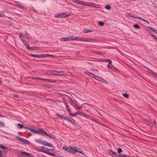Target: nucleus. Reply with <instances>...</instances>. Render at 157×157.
Listing matches in <instances>:
<instances>
[{
    "mask_svg": "<svg viewBox=\"0 0 157 157\" xmlns=\"http://www.w3.org/2000/svg\"><path fill=\"white\" fill-rule=\"evenodd\" d=\"M63 149L67 152L73 154H75L76 152H78L83 155H84V153L83 151H82L79 149H78L76 146L71 147L70 146L69 147L63 146Z\"/></svg>",
    "mask_w": 157,
    "mask_h": 157,
    "instance_id": "f257e3e1",
    "label": "nucleus"
},
{
    "mask_svg": "<svg viewBox=\"0 0 157 157\" xmlns=\"http://www.w3.org/2000/svg\"><path fill=\"white\" fill-rule=\"evenodd\" d=\"M29 130H30L32 132H34L35 133L41 134L42 135H45L46 136H48V134L45 131H44L42 129H40L37 130H36L31 128H29Z\"/></svg>",
    "mask_w": 157,
    "mask_h": 157,
    "instance_id": "f03ea898",
    "label": "nucleus"
},
{
    "mask_svg": "<svg viewBox=\"0 0 157 157\" xmlns=\"http://www.w3.org/2000/svg\"><path fill=\"white\" fill-rule=\"evenodd\" d=\"M35 141L37 143L42 144L48 147H52V144L51 143H49L47 141L42 140L41 139H35Z\"/></svg>",
    "mask_w": 157,
    "mask_h": 157,
    "instance_id": "7ed1b4c3",
    "label": "nucleus"
},
{
    "mask_svg": "<svg viewBox=\"0 0 157 157\" xmlns=\"http://www.w3.org/2000/svg\"><path fill=\"white\" fill-rule=\"evenodd\" d=\"M85 73L88 75L92 77L93 78H94L95 79L98 80L99 81V80L100 79V78H101L100 77L95 75L91 73L87 72H85Z\"/></svg>",
    "mask_w": 157,
    "mask_h": 157,
    "instance_id": "20e7f679",
    "label": "nucleus"
},
{
    "mask_svg": "<svg viewBox=\"0 0 157 157\" xmlns=\"http://www.w3.org/2000/svg\"><path fill=\"white\" fill-rule=\"evenodd\" d=\"M74 2L75 3L77 4H78L86 6H90V5L89 3H86L83 1L75 0L74 1Z\"/></svg>",
    "mask_w": 157,
    "mask_h": 157,
    "instance_id": "39448f33",
    "label": "nucleus"
},
{
    "mask_svg": "<svg viewBox=\"0 0 157 157\" xmlns=\"http://www.w3.org/2000/svg\"><path fill=\"white\" fill-rule=\"evenodd\" d=\"M16 138L19 141L21 142H23L27 144H30V142L29 141L22 138L20 137L17 136Z\"/></svg>",
    "mask_w": 157,
    "mask_h": 157,
    "instance_id": "423d86ee",
    "label": "nucleus"
},
{
    "mask_svg": "<svg viewBox=\"0 0 157 157\" xmlns=\"http://www.w3.org/2000/svg\"><path fill=\"white\" fill-rule=\"evenodd\" d=\"M79 115L82 116L86 118L89 119L90 120H93V118L91 116H90L86 114L83 112H81Z\"/></svg>",
    "mask_w": 157,
    "mask_h": 157,
    "instance_id": "0eeeda50",
    "label": "nucleus"
},
{
    "mask_svg": "<svg viewBox=\"0 0 157 157\" xmlns=\"http://www.w3.org/2000/svg\"><path fill=\"white\" fill-rule=\"evenodd\" d=\"M71 104L76 109H79L82 108V107H80L78 105L77 103L75 101Z\"/></svg>",
    "mask_w": 157,
    "mask_h": 157,
    "instance_id": "6e6552de",
    "label": "nucleus"
},
{
    "mask_svg": "<svg viewBox=\"0 0 157 157\" xmlns=\"http://www.w3.org/2000/svg\"><path fill=\"white\" fill-rule=\"evenodd\" d=\"M42 147V148L43 149V150L40 149L39 150V151L40 152H44V153H46L47 154L48 153V151H49V149L46 148V147Z\"/></svg>",
    "mask_w": 157,
    "mask_h": 157,
    "instance_id": "1a4fd4ad",
    "label": "nucleus"
},
{
    "mask_svg": "<svg viewBox=\"0 0 157 157\" xmlns=\"http://www.w3.org/2000/svg\"><path fill=\"white\" fill-rule=\"evenodd\" d=\"M78 40L79 41H89V42H93V40L91 39H86L85 38H79L78 37Z\"/></svg>",
    "mask_w": 157,
    "mask_h": 157,
    "instance_id": "9d476101",
    "label": "nucleus"
},
{
    "mask_svg": "<svg viewBox=\"0 0 157 157\" xmlns=\"http://www.w3.org/2000/svg\"><path fill=\"white\" fill-rule=\"evenodd\" d=\"M21 153L22 154L24 155L27 157H32V155L31 154L25 152L21 151Z\"/></svg>",
    "mask_w": 157,
    "mask_h": 157,
    "instance_id": "9b49d317",
    "label": "nucleus"
},
{
    "mask_svg": "<svg viewBox=\"0 0 157 157\" xmlns=\"http://www.w3.org/2000/svg\"><path fill=\"white\" fill-rule=\"evenodd\" d=\"M21 40L22 42V43L24 44L25 45L26 48L27 49L29 48V44L28 43L27 41H25L24 39H21Z\"/></svg>",
    "mask_w": 157,
    "mask_h": 157,
    "instance_id": "f8f14e48",
    "label": "nucleus"
},
{
    "mask_svg": "<svg viewBox=\"0 0 157 157\" xmlns=\"http://www.w3.org/2000/svg\"><path fill=\"white\" fill-rule=\"evenodd\" d=\"M108 153L110 155L112 156L113 157H116L117 156L116 153L114 152L113 151L111 150H109L108 151Z\"/></svg>",
    "mask_w": 157,
    "mask_h": 157,
    "instance_id": "ddd939ff",
    "label": "nucleus"
},
{
    "mask_svg": "<svg viewBox=\"0 0 157 157\" xmlns=\"http://www.w3.org/2000/svg\"><path fill=\"white\" fill-rule=\"evenodd\" d=\"M52 55H49L48 54H41V55H39V58H45V57H48V56H52Z\"/></svg>",
    "mask_w": 157,
    "mask_h": 157,
    "instance_id": "4468645a",
    "label": "nucleus"
},
{
    "mask_svg": "<svg viewBox=\"0 0 157 157\" xmlns=\"http://www.w3.org/2000/svg\"><path fill=\"white\" fill-rule=\"evenodd\" d=\"M61 15V18H63L65 17H67L69 16L70 15V14L69 13H63L62 14H60Z\"/></svg>",
    "mask_w": 157,
    "mask_h": 157,
    "instance_id": "2eb2a0df",
    "label": "nucleus"
},
{
    "mask_svg": "<svg viewBox=\"0 0 157 157\" xmlns=\"http://www.w3.org/2000/svg\"><path fill=\"white\" fill-rule=\"evenodd\" d=\"M60 40L62 41H66L69 40V39L68 37H62L60 39Z\"/></svg>",
    "mask_w": 157,
    "mask_h": 157,
    "instance_id": "dca6fc26",
    "label": "nucleus"
},
{
    "mask_svg": "<svg viewBox=\"0 0 157 157\" xmlns=\"http://www.w3.org/2000/svg\"><path fill=\"white\" fill-rule=\"evenodd\" d=\"M64 104H65V106H66V108L67 109V110L69 112V114L70 115H71H71L72 114V113L71 112V111H70V109H69L67 105V103L66 102H64Z\"/></svg>",
    "mask_w": 157,
    "mask_h": 157,
    "instance_id": "f3484780",
    "label": "nucleus"
},
{
    "mask_svg": "<svg viewBox=\"0 0 157 157\" xmlns=\"http://www.w3.org/2000/svg\"><path fill=\"white\" fill-rule=\"evenodd\" d=\"M24 35L26 36V38L27 39H30V36L28 34V33L26 32H25V33H24Z\"/></svg>",
    "mask_w": 157,
    "mask_h": 157,
    "instance_id": "a211bd4d",
    "label": "nucleus"
},
{
    "mask_svg": "<svg viewBox=\"0 0 157 157\" xmlns=\"http://www.w3.org/2000/svg\"><path fill=\"white\" fill-rule=\"evenodd\" d=\"M149 73L152 75L157 77V74L151 71H150Z\"/></svg>",
    "mask_w": 157,
    "mask_h": 157,
    "instance_id": "6ab92c4d",
    "label": "nucleus"
},
{
    "mask_svg": "<svg viewBox=\"0 0 157 157\" xmlns=\"http://www.w3.org/2000/svg\"><path fill=\"white\" fill-rule=\"evenodd\" d=\"M56 116L59 117L60 118L63 119L64 120L66 119V117L61 115H59L58 114H56Z\"/></svg>",
    "mask_w": 157,
    "mask_h": 157,
    "instance_id": "aec40b11",
    "label": "nucleus"
},
{
    "mask_svg": "<svg viewBox=\"0 0 157 157\" xmlns=\"http://www.w3.org/2000/svg\"><path fill=\"white\" fill-rule=\"evenodd\" d=\"M59 73V71H52V75H59L58 73Z\"/></svg>",
    "mask_w": 157,
    "mask_h": 157,
    "instance_id": "412c9836",
    "label": "nucleus"
},
{
    "mask_svg": "<svg viewBox=\"0 0 157 157\" xmlns=\"http://www.w3.org/2000/svg\"><path fill=\"white\" fill-rule=\"evenodd\" d=\"M65 120H66V121H68V122H69L71 124H74V123L73 121L70 119H69L67 118L66 117V119H65Z\"/></svg>",
    "mask_w": 157,
    "mask_h": 157,
    "instance_id": "4be33fe9",
    "label": "nucleus"
},
{
    "mask_svg": "<svg viewBox=\"0 0 157 157\" xmlns=\"http://www.w3.org/2000/svg\"><path fill=\"white\" fill-rule=\"evenodd\" d=\"M149 29H150L151 31H152L155 33L157 34V30L154 29L151 27H148Z\"/></svg>",
    "mask_w": 157,
    "mask_h": 157,
    "instance_id": "5701e85b",
    "label": "nucleus"
},
{
    "mask_svg": "<svg viewBox=\"0 0 157 157\" xmlns=\"http://www.w3.org/2000/svg\"><path fill=\"white\" fill-rule=\"evenodd\" d=\"M91 30L87 29H84L83 30V33H85L90 32H91Z\"/></svg>",
    "mask_w": 157,
    "mask_h": 157,
    "instance_id": "b1692460",
    "label": "nucleus"
},
{
    "mask_svg": "<svg viewBox=\"0 0 157 157\" xmlns=\"http://www.w3.org/2000/svg\"><path fill=\"white\" fill-rule=\"evenodd\" d=\"M38 79H39L41 81H45V82H48L50 81L49 79H44V78H37Z\"/></svg>",
    "mask_w": 157,
    "mask_h": 157,
    "instance_id": "393cba45",
    "label": "nucleus"
},
{
    "mask_svg": "<svg viewBox=\"0 0 157 157\" xmlns=\"http://www.w3.org/2000/svg\"><path fill=\"white\" fill-rule=\"evenodd\" d=\"M46 75H52V71H47L46 72Z\"/></svg>",
    "mask_w": 157,
    "mask_h": 157,
    "instance_id": "a878e982",
    "label": "nucleus"
},
{
    "mask_svg": "<svg viewBox=\"0 0 157 157\" xmlns=\"http://www.w3.org/2000/svg\"><path fill=\"white\" fill-rule=\"evenodd\" d=\"M59 75H65L66 74V73L64 72L63 71H59Z\"/></svg>",
    "mask_w": 157,
    "mask_h": 157,
    "instance_id": "bb28decb",
    "label": "nucleus"
},
{
    "mask_svg": "<svg viewBox=\"0 0 157 157\" xmlns=\"http://www.w3.org/2000/svg\"><path fill=\"white\" fill-rule=\"evenodd\" d=\"M0 148L2 149H7V147H6L1 144H0Z\"/></svg>",
    "mask_w": 157,
    "mask_h": 157,
    "instance_id": "cd10ccee",
    "label": "nucleus"
},
{
    "mask_svg": "<svg viewBox=\"0 0 157 157\" xmlns=\"http://www.w3.org/2000/svg\"><path fill=\"white\" fill-rule=\"evenodd\" d=\"M99 81L100 82H102L103 83H104L105 84H107V82L105 80L103 79L102 78H100V80H99Z\"/></svg>",
    "mask_w": 157,
    "mask_h": 157,
    "instance_id": "c85d7f7f",
    "label": "nucleus"
},
{
    "mask_svg": "<svg viewBox=\"0 0 157 157\" xmlns=\"http://www.w3.org/2000/svg\"><path fill=\"white\" fill-rule=\"evenodd\" d=\"M132 18H137V19H140L144 21H145V22H146V20L144 19H142V18H141L140 17H132Z\"/></svg>",
    "mask_w": 157,
    "mask_h": 157,
    "instance_id": "c756f323",
    "label": "nucleus"
},
{
    "mask_svg": "<svg viewBox=\"0 0 157 157\" xmlns=\"http://www.w3.org/2000/svg\"><path fill=\"white\" fill-rule=\"evenodd\" d=\"M133 26L136 29H140V27L139 26L136 24H135L133 25Z\"/></svg>",
    "mask_w": 157,
    "mask_h": 157,
    "instance_id": "7c9ffc66",
    "label": "nucleus"
},
{
    "mask_svg": "<svg viewBox=\"0 0 157 157\" xmlns=\"http://www.w3.org/2000/svg\"><path fill=\"white\" fill-rule=\"evenodd\" d=\"M31 56H33V57H36V58H39V57H40L39 55H33V54H31Z\"/></svg>",
    "mask_w": 157,
    "mask_h": 157,
    "instance_id": "2f4dec72",
    "label": "nucleus"
},
{
    "mask_svg": "<svg viewBox=\"0 0 157 157\" xmlns=\"http://www.w3.org/2000/svg\"><path fill=\"white\" fill-rule=\"evenodd\" d=\"M111 63V61H110V62H109V64L107 65V66L111 70V69L112 68V67H113V66H111L109 65V64H110Z\"/></svg>",
    "mask_w": 157,
    "mask_h": 157,
    "instance_id": "473e14b6",
    "label": "nucleus"
},
{
    "mask_svg": "<svg viewBox=\"0 0 157 157\" xmlns=\"http://www.w3.org/2000/svg\"><path fill=\"white\" fill-rule=\"evenodd\" d=\"M61 17L60 14H56L55 15V17H56L61 18Z\"/></svg>",
    "mask_w": 157,
    "mask_h": 157,
    "instance_id": "72a5a7b5",
    "label": "nucleus"
},
{
    "mask_svg": "<svg viewBox=\"0 0 157 157\" xmlns=\"http://www.w3.org/2000/svg\"><path fill=\"white\" fill-rule=\"evenodd\" d=\"M47 154L49 155H52L53 156H56V155L55 154H53L50 152H48V153Z\"/></svg>",
    "mask_w": 157,
    "mask_h": 157,
    "instance_id": "f704fd0d",
    "label": "nucleus"
},
{
    "mask_svg": "<svg viewBox=\"0 0 157 157\" xmlns=\"http://www.w3.org/2000/svg\"><path fill=\"white\" fill-rule=\"evenodd\" d=\"M111 70L116 72H117L118 71V70L113 66L112 67Z\"/></svg>",
    "mask_w": 157,
    "mask_h": 157,
    "instance_id": "c9c22d12",
    "label": "nucleus"
},
{
    "mask_svg": "<svg viewBox=\"0 0 157 157\" xmlns=\"http://www.w3.org/2000/svg\"><path fill=\"white\" fill-rule=\"evenodd\" d=\"M4 124L2 122L0 121V127H4Z\"/></svg>",
    "mask_w": 157,
    "mask_h": 157,
    "instance_id": "e433bc0d",
    "label": "nucleus"
},
{
    "mask_svg": "<svg viewBox=\"0 0 157 157\" xmlns=\"http://www.w3.org/2000/svg\"><path fill=\"white\" fill-rule=\"evenodd\" d=\"M17 126H19L20 129L22 128H23V125L21 124H18Z\"/></svg>",
    "mask_w": 157,
    "mask_h": 157,
    "instance_id": "4c0bfd02",
    "label": "nucleus"
},
{
    "mask_svg": "<svg viewBox=\"0 0 157 157\" xmlns=\"http://www.w3.org/2000/svg\"><path fill=\"white\" fill-rule=\"evenodd\" d=\"M119 157H126L127 155L124 154H121L119 155Z\"/></svg>",
    "mask_w": 157,
    "mask_h": 157,
    "instance_id": "58836bf2",
    "label": "nucleus"
},
{
    "mask_svg": "<svg viewBox=\"0 0 157 157\" xmlns=\"http://www.w3.org/2000/svg\"><path fill=\"white\" fill-rule=\"evenodd\" d=\"M105 8L106 10H109L110 8V7L109 6L107 5V6H105Z\"/></svg>",
    "mask_w": 157,
    "mask_h": 157,
    "instance_id": "ea45409f",
    "label": "nucleus"
},
{
    "mask_svg": "<svg viewBox=\"0 0 157 157\" xmlns=\"http://www.w3.org/2000/svg\"><path fill=\"white\" fill-rule=\"evenodd\" d=\"M103 22L101 21H99L98 22V25H99L103 26Z\"/></svg>",
    "mask_w": 157,
    "mask_h": 157,
    "instance_id": "a19ab883",
    "label": "nucleus"
},
{
    "mask_svg": "<svg viewBox=\"0 0 157 157\" xmlns=\"http://www.w3.org/2000/svg\"><path fill=\"white\" fill-rule=\"evenodd\" d=\"M36 48V47H31V48H30L29 47V48L27 49L29 50H34Z\"/></svg>",
    "mask_w": 157,
    "mask_h": 157,
    "instance_id": "79ce46f5",
    "label": "nucleus"
},
{
    "mask_svg": "<svg viewBox=\"0 0 157 157\" xmlns=\"http://www.w3.org/2000/svg\"><path fill=\"white\" fill-rule=\"evenodd\" d=\"M123 95L124 97L126 98H128V95L126 94H123Z\"/></svg>",
    "mask_w": 157,
    "mask_h": 157,
    "instance_id": "37998d69",
    "label": "nucleus"
},
{
    "mask_svg": "<svg viewBox=\"0 0 157 157\" xmlns=\"http://www.w3.org/2000/svg\"><path fill=\"white\" fill-rule=\"evenodd\" d=\"M68 38L69 39V40H74V37L73 36L68 37Z\"/></svg>",
    "mask_w": 157,
    "mask_h": 157,
    "instance_id": "c03bdc74",
    "label": "nucleus"
},
{
    "mask_svg": "<svg viewBox=\"0 0 157 157\" xmlns=\"http://www.w3.org/2000/svg\"><path fill=\"white\" fill-rule=\"evenodd\" d=\"M117 151L118 153H120L122 152V150L121 148H119L117 149Z\"/></svg>",
    "mask_w": 157,
    "mask_h": 157,
    "instance_id": "a18cd8bd",
    "label": "nucleus"
},
{
    "mask_svg": "<svg viewBox=\"0 0 157 157\" xmlns=\"http://www.w3.org/2000/svg\"><path fill=\"white\" fill-rule=\"evenodd\" d=\"M68 98H69V99H70V101H71V104L75 101H74V100H73L71 98H70V97H68Z\"/></svg>",
    "mask_w": 157,
    "mask_h": 157,
    "instance_id": "49530a36",
    "label": "nucleus"
},
{
    "mask_svg": "<svg viewBox=\"0 0 157 157\" xmlns=\"http://www.w3.org/2000/svg\"><path fill=\"white\" fill-rule=\"evenodd\" d=\"M110 61L109 59H104L103 60V62H107L109 61L110 62Z\"/></svg>",
    "mask_w": 157,
    "mask_h": 157,
    "instance_id": "de8ad7c7",
    "label": "nucleus"
},
{
    "mask_svg": "<svg viewBox=\"0 0 157 157\" xmlns=\"http://www.w3.org/2000/svg\"><path fill=\"white\" fill-rule=\"evenodd\" d=\"M76 113H72V114L71 115V116L75 117L76 116Z\"/></svg>",
    "mask_w": 157,
    "mask_h": 157,
    "instance_id": "09e8293b",
    "label": "nucleus"
},
{
    "mask_svg": "<svg viewBox=\"0 0 157 157\" xmlns=\"http://www.w3.org/2000/svg\"><path fill=\"white\" fill-rule=\"evenodd\" d=\"M73 39H74V40H78V37H74Z\"/></svg>",
    "mask_w": 157,
    "mask_h": 157,
    "instance_id": "8fccbe9b",
    "label": "nucleus"
},
{
    "mask_svg": "<svg viewBox=\"0 0 157 157\" xmlns=\"http://www.w3.org/2000/svg\"><path fill=\"white\" fill-rule=\"evenodd\" d=\"M22 33H21L19 34V37L20 38H21V37H22Z\"/></svg>",
    "mask_w": 157,
    "mask_h": 157,
    "instance_id": "3c124183",
    "label": "nucleus"
},
{
    "mask_svg": "<svg viewBox=\"0 0 157 157\" xmlns=\"http://www.w3.org/2000/svg\"><path fill=\"white\" fill-rule=\"evenodd\" d=\"M80 112H76V115L77 114L80 115Z\"/></svg>",
    "mask_w": 157,
    "mask_h": 157,
    "instance_id": "603ef678",
    "label": "nucleus"
},
{
    "mask_svg": "<svg viewBox=\"0 0 157 157\" xmlns=\"http://www.w3.org/2000/svg\"><path fill=\"white\" fill-rule=\"evenodd\" d=\"M0 157H4L2 155V153L0 154Z\"/></svg>",
    "mask_w": 157,
    "mask_h": 157,
    "instance_id": "864d4df0",
    "label": "nucleus"
},
{
    "mask_svg": "<svg viewBox=\"0 0 157 157\" xmlns=\"http://www.w3.org/2000/svg\"><path fill=\"white\" fill-rule=\"evenodd\" d=\"M54 150V149H49V151H53Z\"/></svg>",
    "mask_w": 157,
    "mask_h": 157,
    "instance_id": "5fc2aeb1",
    "label": "nucleus"
},
{
    "mask_svg": "<svg viewBox=\"0 0 157 157\" xmlns=\"http://www.w3.org/2000/svg\"><path fill=\"white\" fill-rule=\"evenodd\" d=\"M127 15L128 16H130V17H133V16L130 15V14L129 13L127 14Z\"/></svg>",
    "mask_w": 157,
    "mask_h": 157,
    "instance_id": "6e6d98bb",
    "label": "nucleus"
},
{
    "mask_svg": "<svg viewBox=\"0 0 157 157\" xmlns=\"http://www.w3.org/2000/svg\"><path fill=\"white\" fill-rule=\"evenodd\" d=\"M24 128H25V129H28L29 130V128H28L27 127H24Z\"/></svg>",
    "mask_w": 157,
    "mask_h": 157,
    "instance_id": "4d7b16f0",
    "label": "nucleus"
},
{
    "mask_svg": "<svg viewBox=\"0 0 157 157\" xmlns=\"http://www.w3.org/2000/svg\"><path fill=\"white\" fill-rule=\"evenodd\" d=\"M48 136H48L50 138H52V139L53 138H52V137H51L50 135H49L48 134Z\"/></svg>",
    "mask_w": 157,
    "mask_h": 157,
    "instance_id": "13d9d810",
    "label": "nucleus"
},
{
    "mask_svg": "<svg viewBox=\"0 0 157 157\" xmlns=\"http://www.w3.org/2000/svg\"><path fill=\"white\" fill-rule=\"evenodd\" d=\"M3 16V14H1L0 13V16Z\"/></svg>",
    "mask_w": 157,
    "mask_h": 157,
    "instance_id": "bf43d9fd",
    "label": "nucleus"
},
{
    "mask_svg": "<svg viewBox=\"0 0 157 157\" xmlns=\"http://www.w3.org/2000/svg\"><path fill=\"white\" fill-rule=\"evenodd\" d=\"M67 3H68V4H71V5L73 6V4H71V3H70L68 2Z\"/></svg>",
    "mask_w": 157,
    "mask_h": 157,
    "instance_id": "052dcab7",
    "label": "nucleus"
},
{
    "mask_svg": "<svg viewBox=\"0 0 157 157\" xmlns=\"http://www.w3.org/2000/svg\"><path fill=\"white\" fill-rule=\"evenodd\" d=\"M146 22H147L148 24L149 23V22L147 21H146Z\"/></svg>",
    "mask_w": 157,
    "mask_h": 157,
    "instance_id": "680f3d73",
    "label": "nucleus"
},
{
    "mask_svg": "<svg viewBox=\"0 0 157 157\" xmlns=\"http://www.w3.org/2000/svg\"><path fill=\"white\" fill-rule=\"evenodd\" d=\"M151 36H152L153 37H154L155 38H156L155 36L154 35H151Z\"/></svg>",
    "mask_w": 157,
    "mask_h": 157,
    "instance_id": "e2e57ef3",
    "label": "nucleus"
},
{
    "mask_svg": "<svg viewBox=\"0 0 157 157\" xmlns=\"http://www.w3.org/2000/svg\"><path fill=\"white\" fill-rule=\"evenodd\" d=\"M20 6V8H21V7H22V6Z\"/></svg>",
    "mask_w": 157,
    "mask_h": 157,
    "instance_id": "0e129e2a",
    "label": "nucleus"
},
{
    "mask_svg": "<svg viewBox=\"0 0 157 157\" xmlns=\"http://www.w3.org/2000/svg\"><path fill=\"white\" fill-rule=\"evenodd\" d=\"M154 124L155 125V121H154Z\"/></svg>",
    "mask_w": 157,
    "mask_h": 157,
    "instance_id": "69168bd1",
    "label": "nucleus"
},
{
    "mask_svg": "<svg viewBox=\"0 0 157 157\" xmlns=\"http://www.w3.org/2000/svg\"><path fill=\"white\" fill-rule=\"evenodd\" d=\"M1 153H2V152H1V151H0V154H1Z\"/></svg>",
    "mask_w": 157,
    "mask_h": 157,
    "instance_id": "338daca9",
    "label": "nucleus"
},
{
    "mask_svg": "<svg viewBox=\"0 0 157 157\" xmlns=\"http://www.w3.org/2000/svg\"><path fill=\"white\" fill-rule=\"evenodd\" d=\"M155 39L157 40V38H155Z\"/></svg>",
    "mask_w": 157,
    "mask_h": 157,
    "instance_id": "774afa93",
    "label": "nucleus"
}]
</instances>
